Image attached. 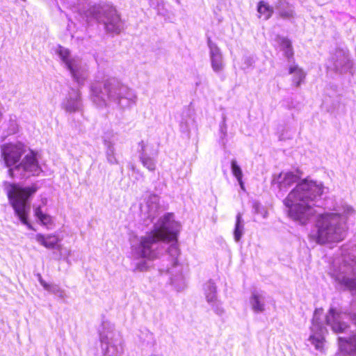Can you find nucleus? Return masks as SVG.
<instances>
[{
  "mask_svg": "<svg viewBox=\"0 0 356 356\" xmlns=\"http://www.w3.org/2000/svg\"><path fill=\"white\" fill-rule=\"evenodd\" d=\"M39 282L40 284L43 286V288L48 291L51 286V284H47L44 280H42V277L39 275Z\"/></svg>",
  "mask_w": 356,
  "mask_h": 356,
  "instance_id": "nucleus-36",
  "label": "nucleus"
},
{
  "mask_svg": "<svg viewBox=\"0 0 356 356\" xmlns=\"http://www.w3.org/2000/svg\"><path fill=\"white\" fill-rule=\"evenodd\" d=\"M103 144L105 147V155L107 162L111 165L118 164L116 149L115 147L117 140L116 134L113 131L105 132L102 136Z\"/></svg>",
  "mask_w": 356,
  "mask_h": 356,
  "instance_id": "nucleus-15",
  "label": "nucleus"
},
{
  "mask_svg": "<svg viewBox=\"0 0 356 356\" xmlns=\"http://www.w3.org/2000/svg\"><path fill=\"white\" fill-rule=\"evenodd\" d=\"M275 9L283 19H291L295 16L293 7L285 0H278L275 3Z\"/></svg>",
  "mask_w": 356,
  "mask_h": 356,
  "instance_id": "nucleus-23",
  "label": "nucleus"
},
{
  "mask_svg": "<svg viewBox=\"0 0 356 356\" xmlns=\"http://www.w3.org/2000/svg\"><path fill=\"white\" fill-rule=\"evenodd\" d=\"M138 148L139 159L143 167L149 171L154 172L156 170L158 149H152L149 145L145 144L143 141L138 143Z\"/></svg>",
  "mask_w": 356,
  "mask_h": 356,
  "instance_id": "nucleus-13",
  "label": "nucleus"
},
{
  "mask_svg": "<svg viewBox=\"0 0 356 356\" xmlns=\"http://www.w3.org/2000/svg\"><path fill=\"white\" fill-rule=\"evenodd\" d=\"M266 296L263 291H254L250 298L252 310L255 313H262L265 311Z\"/></svg>",
  "mask_w": 356,
  "mask_h": 356,
  "instance_id": "nucleus-21",
  "label": "nucleus"
},
{
  "mask_svg": "<svg viewBox=\"0 0 356 356\" xmlns=\"http://www.w3.org/2000/svg\"><path fill=\"white\" fill-rule=\"evenodd\" d=\"M46 202H47V200H44L42 202V203L44 204H46Z\"/></svg>",
  "mask_w": 356,
  "mask_h": 356,
  "instance_id": "nucleus-40",
  "label": "nucleus"
},
{
  "mask_svg": "<svg viewBox=\"0 0 356 356\" xmlns=\"http://www.w3.org/2000/svg\"><path fill=\"white\" fill-rule=\"evenodd\" d=\"M339 352L334 356H343V355H356V332L348 339L338 338Z\"/></svg>",
  "mask_w": 356,
  "mask_h": 356,
  "instance_id": "nucleus-19",
  "label": "nucleus"
},
{
  "mask_svg": "<svg viewBox=\"0 0 356 356\" xmlns=\"http://www.w3.org/2000/svg\"><path fill=\"white\" fill-rule=\"evenodd\" d=\"M71 255V250H65L64 252H60V259L61 257L63 258V259L68 264H70L69 257Z\"/></svg>",
  "mask_w": 356,
  "mask_h": 356,
  "instance_id": "nucleus-35",
  "label": "nucleus"
},
{
  "mask_svg": "<svg viewBox=\"0 0 356 356\" xmlns=\"http://www.w3.org/2000/svg\"><path fill=\"white\" fill-rule=\"evenodd\" d=\"M289 74L293 75L292 82L296 87H299L305 78L303 70L294 63L289 67Z\"/></svg>",
  "mask_w": 356,
  "mask_h": 356,
  "instance_id": "nucleus-24",
  "label": "nucleus"
},
{
  "mask_svg": "<svg viewBox=\"0 0 356 356\" xmlns=\"http://www.w3.org/2000/svg\"><path fill=\"white\" fill-rule=\"evenodd\" d=\"M301 176L298 170L282 172L273 176L272 184L280 191H286L297 184L283 200V203L291 219L300 225H306L315 214L314 207L318 199L324 193L325 187L321 183L307 179L298 182Z\"/></svg>",
  "mask_w": 356,
  "mask_h": 356,
  "instance_id": "nucleus-1",
  "label": "nucleus"
},
{
  "mask_svg": "<svg viewBox=\"0 0 356 356\" xmlns=\"http://www.w3.org/2000/svg\"><path fill=\"white\" fill-rule=\"evenodd\" d=\"M277 42L280 45L281 49L282 51H284L289 48L292 47L291 41L284 37H278L277 38Z\"/></svg>",
  "mask_w": 356,
  "mask_h": 356,
  "instance_id": "nucleus-32",
  "label": "nucleus"
},
{
  "mask_svg": "<svg viewBox=\"0 0 356 356\" xmlns=\"http://www.w3.org/2000/svg\"><path fill=\"white\" fill-rule=\"evenodd\" d=\"M180 225H179V229ZM179 229L176 232L175 238L162 239V242L171 243L167 248L168 254L171 257L170 264L172 267H175L177 264V258L179 255V249L177 245V234Z\"/></svg>",
  "mask_w": 356,
  "mask_h": 356,
  "instance_id": "nucleus-22",
  "label": "nucleus"
},
{
  "mask_svg": "<svg viewBox=\"0 0 356 356\" xmlns=\"http://www.w3.org/2000/svg\"><path fill=\"white\" fill-rule=\"evenodd\" d=\"M254 63V60L250 56H245L243 58V69L245 70L250 67Z\"/></svg>",
  "mask_w": 356,
  "mask_h": 356,
  "instance_id": "nucleus-34",
  "label": "nucleus"
},
{
  "mask_svg": "<svg viewBox=\"0 0 356 356\" xmlns=\"http://www.w3.org/2000/svg\"><path fill=\"white\" fill-rule=\"evenodd\" d=\"M61 106L67 113H75L81 111L83 105L80 91L73 88L71 89L62 102Z\"/></svg>",
  "mask_w": 356,
  "mask_h": 356,
  "instance_id": "nucleus-18",
  "label": "nucleus"
},
{
  "mask_svg": "<svg viewBox=\"0 0 356 356\" xmlns=\"http://www.w3.org/2000/svg\"><path fill=\"white\" fill-rule=\"evenodd\" d=\"M178 230L179 223L174 220L172 213H167L154 224L150 232L133 242L131 245V257L135 260H141L135 264V270H146V261H152L159 256L162 239L175 238Z\"/></svg>",
  "mask_w": 356,
  "mask_h": 356,
  "instance_id": "nucleus-2",
  "label": "nucleus"
},
{
  "mask_svg": "<svg viewBox=\"0 0 356 356\" xmlns=\"http://www.w3.org/2000/svg\"><path fill=\"white\" fill-rule=\"evenodd\" d=\"M237 181L240 186L241 189L243 191H245V188L244 183L243 181V179H238Z\"/></svg>",
  "mask_w": 356,
  "mask_h": 356,
  "instance_id": "nucleus-38",
  "label": "nucleus"
},
{
  "mask_svg": "<svg viewBox=\"0 0 356 356\" xmlns=\"http://www.w3.org/2000/svg\"><path fill=\"white\" fill-rule=\"evenodd\" d=\"M353 63L349 57L347 51L344 49H336L326 63L327 70L338 73H346L353 67Z\"/></svg>",
  "mask_w": 356,
  "mask_h": 356,
  "instance_id": "nucleus-12",
  "label": "nucleus"
},
{
  "mask_svg": "<svg viewBox=\"0 0 356 356\" xmlns=\"http://www.w3.org/2000/svg\"><path fill=\"white\" fill-rule=\"evenodd\" d=\"M35 240L40 245L47 249H56L60 252L63 250L62 245L59 243L61 239L56 234H38L35 235Z\"/></svg>",
  "mask_w": 356,
  "mask_h": 356,
  "instance_id": "nucleus-20",
  "label": "nucleus"
},
{
  "mask_svg": "<svg viewBox=\"0 0 356 356\" xmlns=\"http://www.w3.org/2000/svg\"><path fill=\"white\" fill-rule=\"evenodd\" d=\"M231 170L236 180L243 179V175L242 170L235 159H233L231 161Z\"/></svg>",
  "mask_w": 356,
  "mask_h": 356,
  "instance_id": "nucleus-29",
  "label": "nucleus"
},
{
  "mask_svg": "<svg viewBox=\"0 0 356 356\" xmlns=\"http://www.w3.org/2000/svg\"><path fill=\"white\" fill-rule=\"evenodd\" d=\"M327 274L335 289L356 295V244L348 243L339 249V254L330 264Z\"/></svg>",
  "mask_w": 356,
  "mask_h": 356,
  "instance_id": "nucleus-4",
  "label": "nucleus"
},
{
  "mask_svg": "<svg viewBox=\"0 0 356 356\" xmlns=\"http://www.w3.org/2000/svg\"><path fill=\"white\" fill-rule=\"evenodd\" d=\"M283 51L284 53V56L289 59L292 58L293 56V51L292 47L289 48Z\"/></svg>",
  "mask_w": 356,
  "mask_h": 356,
  "instance_id": "nucleus-37",
  "label": "nucleus"
},
{
  "mask_svg": "<svg viewBox=\"0 0 356 356\" xmlns=\"http://www.w3.org/2000/svg\"><path fill=\"white\" fill-rule=\"evenodd\" d=\"M166 271L170 272V268H167Z\"/></svg>",
  "mask_w": 356,
  "mask_h": 356,
  "instance_id": "nucleus-41",
  "label": "nucleus"
},
{
  "mask_svg": "<svg viewBox=\"0 0 356 356\" xmlns=\"http://www.w3.org/2000/svg\"><path fill=\"white\" fill-rule=\"evenodd\" d=\"M74 10L87 23L93 19L103 23L108 33L118 34L123 29V23L120 15L116 9L108 3H100L94 6H90L87 3H79L74 7Z\"/></svg>",
  "mask_w": 356,
  "mask_h": 356,
  "instance_id": "nucleus-7",
  "label": "nucleus"
},
{
  "mask_svg": "<svg viewBox=\"0 0 356 356\" xmlns=\"http://www.w3.org/2000/svg\"><path fill=\"white\" fill-rule=\"evenodd\" d=\"M90 98L98 106H105L108 102L115 104L120 108H126L136 104L137 95L118 79L110 78L104 81V90L98 83L91 85Z\"/></svg>",
  "mask_w": 356,
  "mask_h": 356,
  "instance_id": "nucleus-6",
  "label": "nucleus"
},
{
  "mask_svg": "<svg viewBox=\"0 0 356 356\" xmlns=\"http://www.w3.org/2000/svg\"><path fill=\"white\" fill-rule=\"evenodd\" d=\"M37 191L38 187L35 184L24 188L16 184H9L7 187L8 197L15 214L22 224L27 226L29 229H33L27 220L28 213L30 211L28 200Z\"/></svg>",
  "mask_w": 356,
  "mask_h": 356,
  "instance_id": "nucleus-9",
  "label": "nucleus"
},
{
  "mask_svg": "<svg viewBox=\"0 0 356 356\" xmlns=\"http://www.w3.org/2000/svg\"><path fill=\"white\" fill-rule=\"evenodd\" d=\"M61 64L67 69L73 80L79 86L84 84L88 76V66L78 56L72 55L71 51L63 46L58 45L54 49Z\"/></svg>",
  "mask_w": 356,
  "mask_h": 356,
  "instance_id": "nucleus-10",
  "label": "nucleus"
},
{
  "mask_svg": "<svg viewBox=\"0 0 356 356\" xmlns=\"http://www.w3.org/2000/svg\"><path fill=\"white\" fill-rule=\"evenodd\" d=\"M159 197L156 195H149L145 204H141V213L145 218L149 219L150 222H153L154 218L159 213Z\"/></svg>",
  "mask_w": 356,
  "mask_h": 356,
  "instance_id": "nucleus-17",
  "label": "nucleus"
},
{
  "mask_svg": "<svg viewBox=\"0 0 356 356\" xmlns=\"http://www.w3.org/2000/svg\"><path fill=\"white\" fill-rule=\"evenodd\" d=\"M207 43L211 68L215 73L220 74L223 72L225 66L222 53L218 45L210 38L208 39Z\"/></svg>",
  "mask_w": 356,
  "mask_h": 356,
  "instance_id": "nucleus-16",
  "label": "nucleus"
},
{
  "mask_svg": "<svg viewBox=\"0 0 356 356\" xmlns=\"http://www.w3.org/2000/svg\"><path fill=\"white\" fill-rule=\"evenodd\" d=\"M34 215L43 225H49L52 223L51 217L43 213L40 206L34 208Z\"/></svg>",
  "mask_w": 356,
  "mask_h": 356,
  "instance_id": "nucleus-26",
  "label": "nucleus"
},
{
  "mask_svg": "<svg viewBox=\"0 0 356 356\" xmlns=\"http://www.w3.org/2000/svg\"><path fill=\"white\" fill-rule=\"evenodd\" d=\"M49 292L54 293V295L57 296L58 298L61 299H65L67 298V295L64 290H63L59 286L56 284H51L49 289L48 290Z\"/></svg>",
  "mask_w": 356,
  "mask_h": 356,
  "instance_id": "nucleus-30",
  "label": "nucleus"
},
{
  "mask_svg": "<svg viewBox=\"0 0 356 356\" xmlns=\"http://www.w3.org/2000/svg\"><path fill=\"white\" fill-rule=\"evenodd\" d=\"M203 290L206 300L213 312L217 315L222 316L225 310L222 307L220 301L218 299L217 289L215 283L211 280H209L204 284Z\"/></svg>",
  "mask_w": 356,
  "mask_h": 356,
  "instance_id": "nucleus-14",
  "label": "nucleus"
},
{
  "mask_svg": "<svg viewBox=\"0 0 356 356\" xmlns=\"http://www.w3.org/2000/svg\"><path fill=\"white\" fill-rule=\"evenodd\" d=\"M99 339L104 356H121L124 353L123 339L114 325L107 321L102 323Z\"/></svg>",
  "mask_w": 356,
  "mask_h": 356,
  "instance_id": "nucleus-11",
  "label": "nucleus"
},
{
  "mask_svg": "<svg viewBox=\"0 0 356 356\" xmlns=\"http://www.w3.org/2000/svg\"><path fill=\"white\" fill-rule=\"evenodd\" d=\"M323 309H316L310 327L311 335L309 341L317 350L323 348L324 337L327 332L325 324L330 326L334 333L343 332L348 327L347 323L342 321L343 314L335 309L330 308L325 318H323Z\"/></svg>",
  "mask_w": 356,
  "mask_h": 356,
  "instance_id": "nucleus-8",
  "label": "nucleus"
},
{
  "mask_svg": "<svg viewBox=\"0 0 356 356\" xmlns=\"http://www.w3.org/2000/svg\"><path fill=\"white\" fill-rule=\"evenodd\" d=\"M26 147L21 143H6L1 146V158L8 168V174L13 178L27 179L38 176L42 172L35 154L30 151L26 154Z\"/></svg>",
  "mask_w": 356,
  "mask_h": 356,
  "instance_id": "nucleus-5",
  "label": "nucleus"
},
{
  "mask_svg": "<svg viewBox=\"0 0 356 356\" xmlns=\"http://www.w3.org/2000/svg\"><path fill=\"white\" fill-rule=\"evenodd\" d=\"M140 339L143 343H147V345H153L154 343V337L153 333L149 330L142 331L140 334Z\"/></svg>",
  "mask_w": 356,
  "mask_h": 356,
  "instance_id": "nucleus-28",
  "label": "nucleus"
},
{
  "mask_svg": "<svg viewBox=\"0 0 356 356\" xmlns=\"http://www.w3.org/2000/svg\"><path fill=\"white\" fill-rule=\"evenodd\" d=\"M350 320L356 325V299L351 302L349 310L346 312Z\"/></svg>",
  "mask_w": 356,
  "mask_h": 356,
  "instance_id": "nucleus-31",
  "label": "nucleus"
},
{
  "mask_svg": "<svg viewBox=\"0 0 356 356\" xmlns=\"http://www.w3.org/2000/svg\"><path fill=\"white\" fill-rule=\"evenodd\" d=\"M355 213V209L348 203H336L331 211L317 216L314 229L310 234L311 239L319 245H330L343 241L348 234V220Z\"/></svg>",
  "mask_w": 356,
  "mask_h": 356,
  "instance_id": "nucleus-3",
  "label": "nucleus"
},
{
  "mask_svg": "<svg viewBox=\"0 0 356 356\" xmlns=\"http://www.w3.org/2000/svg\"><path fill=\"white\" fill-rule=\"evenodd\" d=\"M244 234V221L242 214L238 213L236 217V223L234 229V237L236 242H238Z\"/></svg>",
  "mask_w": 356,
  "mask_h": 356,
  "instance_id": "nucleus-25",
  "label": "nucleus"
},
{
  "mask_svg": "<svg viewBox=\"0 0 356 356\" xmlns=\"http://www.w3.org/2000/svg\"><path fill=\"white\" fill-rule=\"evenodd\" d=\"M225 120H226V116H225V115H223V116H222V125H221V130H222V131H223L224 129H225V130L226 129Z\"/></svg>",
  "mask_w": 356,
  "mask_h": 356,
  "instance_id": "nucleus-39",
  "label": "nucleus"
},
{
  "mask_svg": "<svg viewBox=\"0 0 356 356\" xmlns=\"http://www.w3.org/2000/svg\"><path fill=\"white\" fill-rule=\"evenodd\" d=\"M178 280H179V281H180V284H177L176 280L174 278L171 279V282L173 285L175 286V287H177V290L179 291V290L183 289L185 287V283H184V281L181 275H180L178 277Z\"/></svg>",
  "mask_w": 356,
  "mask_h": 356,
  "instance_id": "nucleus-33",
  "label": "nucleus"
},
{
  "mask_svg": "<svg viewBox=\"0 0 356 356\" xmlns=\"http://www.w3.org/2000/svg\"><path fill=\"white\" fill-rule=\"evenodd\" d=\"M257 11L264 16L265 19H268L273 13V8L264 1H261L258 4Z\"/></svg>",
  "mask_w": 356,
  "mask_h": 356,
  "instance_id": "nucleus-27",
  "label": "nucleus"
}]
</instances>
